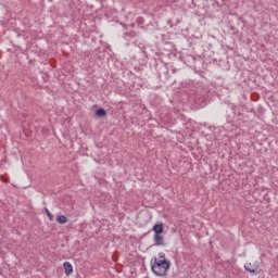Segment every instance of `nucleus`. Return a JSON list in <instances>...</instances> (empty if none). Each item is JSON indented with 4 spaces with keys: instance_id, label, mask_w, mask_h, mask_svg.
<instances>
[{
    "instance_id": "4",
    "label": "nucleus",
    "mask_w": 278,
    "mask_h": 278,
    "mask_svg": "<svg viewBox=\"0 0 278 278\" xmlns=\"http://www.w3.org/2000/svg\"><path fill=\"white\" fill-rule=\"evenodd\" d=\"M152 231H154V236L164 233V224H155L152 228Z\"/></svg>"
},
{
    "instance_id": "8",
    "label": "nucleus",
    "mask_w": 278,
    "mask_h": 278,
    "mask_svg": "<svg viewBox=\"0 0 278 278\" xmlns=\"http://www.w3.org/2000/svg\"><path fill=\"white\" fill-rule=\"evenodd\" d=\"M46 214H47L49 220H53V214L51 212H49V208H46Z\"/></svg>"
},
{
    "instance_id": "2",
    "label": "nucleus",
    "mask_w": 278,
    "mask_h": 278,
    "mask_svg": "<svg viewBox=\"0 0 278 278\" xmlns=\"http://www.w3.org/2000/svg\"><path fill=\"white\" fill-rule=\"evenodd\" d=\"M244 268L248 273H251V275H258V273H262V270H258L260 265L257 263H248L244 265Z\"/></svg>"
},
{
    "instance_id": "3",
    "label": "nucleus",
    "mask_w": 278,
    "mask_h": 278,
    "mask_svg": "<svg viewBox=\"0 0 278 278\" xmlns=\"http://www.w3.org/2000/svg\"><path fill=\"white\" fill-rule=\"evenodd\" d=\"M154 247H165L166 243L164 242V236L163 235H154Z\"/></svg>"
},
{
    "instance_id": "5",
    "label": "nucleus",
    "mask_w": 278,
    "mask_h": 278,
    "mask_svg": "<svg viewBox=\"0 0 278 278\" xmlns=\"http://www.w3.org/2000/svg\"><path fill=\"white\" fill-rule=\"evenodd\" d=\"M63 268H64L65 275H67V277H68V275H71L73 273V265L68 262H65L63 264Z\"/></svg>"
},
{
    "instance_id": "1",
    "label": "nucleus",
    "mask_w": 278,
    "mask_h": 278,
    "mask_svg": "<svg viewBox=\"0 0 278 278\" xmlns=\"http://www.w3.org/2000/svg\"><path fill=\"white\" fill-rule=\"evenodd\" d=\"M151 270L156 277H166L168 270L170 269V261L166 260V254L164 252L159 253V257H154L151 261Z\"/></svg>"
},
{
    "instance_id": "7",
    "label": "nucleus",
    "mask_w": 278,
    "mask_h": 278,
    "mask_svg": "<svg viewBox=\"0 0 278 278\" xmlns=\"http://www.w3.org/2000/svg\"><path fill=\"white\" fill-rule=\"evenodd\" d=\"M108 112H105V109H98L96 111V116H106Z\"/></svg>"
},
{
    "instance_id": "6",
    "label": "nucleus",
    "mask_w": 278,
    "mask_h": 278,
    "mask_svg": "<svg viewBox=\"0 0 278 278\" xmlns=\"http://www.w3.org/2000/svg\"><path fill=\"white\" fill-rule=\"evenodd\" d=\"M56 222L59 223V225H64L68 223V217H66L65 215H58Z\"/></svg>"
}]
</instances>
